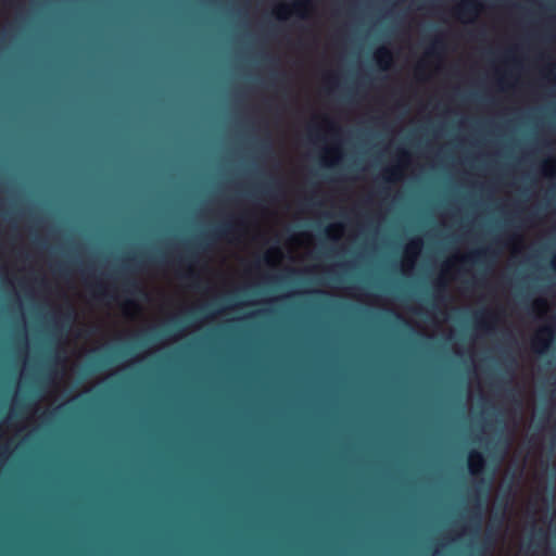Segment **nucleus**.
I'll use <instances>...</instances> for the list:
<instances>
[{"label": "nucleus", "instance_id": "nucleus-1", "mask_svg": "<svg viewBox=\"0 0 556 556\" xmlns=\"http://www.w3.org/2000/svg\"><path fill=\"white\" fill-rule=\"evenodd\" d=\"M287 256L292 262L305 261L314 251V238L311 232L292 235L286 242Z\"/></svg>", "mask_w": 556, "mask_h": 556}, {"label": "nucleus", "instance_id": "nucleus-2", "mask_svg": "<svg viewBox=\"0 0 556 556\" xmlns=\"http://www.w3.org/2000/svg\"><path fill=\"white\" fill-rule=\"evenodd\" d=\"M311 9L309 0H294L291 4L278 3L273 9V14L281 21H286L293 15L300 17L306 16Z\"/></svg>", "mask_w": 556, "mask_h": 556}, {"label": "nucleus", "instance_id": "nucleus-3", "mask_svg": "<svg viewBox=\"0 0 556 556\" xmlns=\"http://www.w3.org/2000/svg\"><path fill=\"white\" fill-rule=\"evenodd\" d=\"M424 241L421 238H415L407 242L404 249L403 258L401 262L402 273L410 275L415 268L416 261L422 250Z\"/></svg>", "mask_w": 556, "mask_h": 556}, {"label": "nucleus", "instance_id": "nucleus-4", "mask_svg": "<svg viewBox=\"0 0 556 556\" xmlns=\"http://www.w3.org/2000/svg\"><path fill=\"white\" fill-rule=\"evenodd\" d=\"M409 162V153L405 150H401L399 153L397 164L383 168L382 177L388 181L401 180L404 176L405 167L408 165Z\"/></svg>", "mask_w": 556, "mask_h": 556}, {"label": "nucleus", "instance_id": "nucleus-5", "mask_svg": "<svg viewBox=\"0 0 556 556\" xmlns=\"http://www.w3.org/2000/svg\"><path fill=\"white\" fill-rule=\"evenodd\" d=\"M554 339V325L548 324L540 327L532 338V348L538 353H544Z\"/></svg>", "mask_w": 556, "mask_h": 556}, {"label": "nucleus", "instance_id": "nucleus-6", "mask_svg": "<svg viewBox=\"0 0 556 556\" xmlns=\"http://www.w3.org/2000/svg\"><path fill=\"white\" fill-rule=\"evenodd\" d=\"M481 5L477 0H462L456 7V14L460 22L471 23L480 14Z\"/></svg>", "mask_w": 556, "mask_h": 556}, {"label": "nucleus", "instance_id": "nucleus-7", "mask_svg": "<svg viewBox=\"0 0 556 556\" xmlns=\"http://www.w3.org/2000/svg\"><path fill=\"white\" fill-rule=\"evenodd\" d=\"M466 263V256L454 254L443 262L441 266L440 280L446 281L453 278L454 271Z\"/></svg>", "mask_w": 556, "mask_h": 556}, {"label": "nucleus", "instance_id": "nucleus-8", "mask_svg": "<svg viewBox=\"0 0 556 556\" xmlns=\"http://www.w3.org/2000/svg\"><path fill=\"white\" fill-rule=\"evenodd\" d=\"M285 257L286 255L282 250L277 245H273L266 250L264 254V262L270 267H278L282 265Z\"/></svg>", "mask_w": 556, "mask_h": 556}, {"label": "nucleus", "instance_id": "nucleus-9", "mask_svg": "<svg viewBox=\"0 0 556 556\" xmlns=\"http://www.w3.org/2000/svg\"><path fill=\"white\" fill-rule=\"evenodd\" d=\"M122 313L123 316L130 323L136 321L142 317V309L140 305L132 300L125 301L122 304Z\"/></svg>", "mask_w": 556, "mask_h": 556}, {"label": "nucleus", "instance_id": "nucleus-10", "mask_svg": "<svg viewBox=\"0 0 556 556\" xmlns=\"http://www.w3.org/2000/svg\"><path fill=\"white\" fill-rule=\"evenodd\" d=\"M374 59L382 70L390 68L393 61L391 51L386 47L378 48L374 53Z\"/></svg>", "mask_w": 556, "mask_h": 556}, {"label": "nucleus", "instance_id": "nucleus-11", "mask_svg": "<svg viewBox=\"0 0 556 556\" xmlns=\"http://www.w3.org/2000/svg\"><path fill=\"white\" fill-rule=\"evenodd\" d=\"M342 157V153L339 147H329L323 151L321 163L326 166H332L337 164Z\"/></svg>", "mask_w": 556, "mask_h": 556}, {"label": "nucleus", "instance_id": "nucleus-12", "mask_svg": "<svg viewBox=\"0 0 556 556\" xmlns=\"http://www.w3.org/2000/svg\"><path fill=\"white\" fill-rule=\"evenodd\" d=\"M468 467L472 475L480 473L484 467V458L481 453L472 451L468 456Z\"/></svg>", "mask_w": 556, "mask_h": 556}, {"label": "nucleus", "instance_id": "nucleus-13", "mask_svg": "<svg viewBox=\"0 0 556 556\" xmlns=\"http://www.w3.org/2000/svg\"><path fill=\"white\" fill-rule=\"evenodd\" d=\"M343 233H344V227L342 224H339V223L330 224L326 228L327 237L332 240L340 239L343 236Z\"/></svg>", "mask_w": 556, "mask_h": 556}, {"label": "nucleus", "instance_id": "nucleus-14", "mask_svg": "<svg viewBox=\"0 0 556 556\" xmlns=\"http://www.w3.org/2000/svg\"><path fill=\"white\" fill-rule=\"evenodd\" d=\"M532 311L538 315V317H543L549 311V305L544 299H535L532 303Z\"/></svg>", "mask_w": 556, "mask_h": 556}, {"label": "nucleus", "instance_id": "nucleus-15", "mask_svg": "<svg viewBox=\"0 0 556 556\" xmlns=\"http://www.w3.org/2000/svg\"><path fill=\"white\" fill-rule=\"evenodd\" d=\"M542 169H543L544 175H545V176H549V177L554 176V174L556 173V166H555V164H553V163H548V162H546V163L543 165V168H542Z\"/></svg>", "mask_w": 556, "mask_h": 556}, {"label": "nucleus", "instance_id": "nucleus-16", "mask_svg": "<svg viewBox=\"0 0 556 556\" xmlns=\"http://www.w3.org/2000/svg\"><path fill=\"white\" fill-rule=\"evenodd\" d=\"M552 266L554 269H556V253L554 254V256L552 258Z\"/></svg>", "mask_w": 556, "mask_h": 556}]
</instances>
